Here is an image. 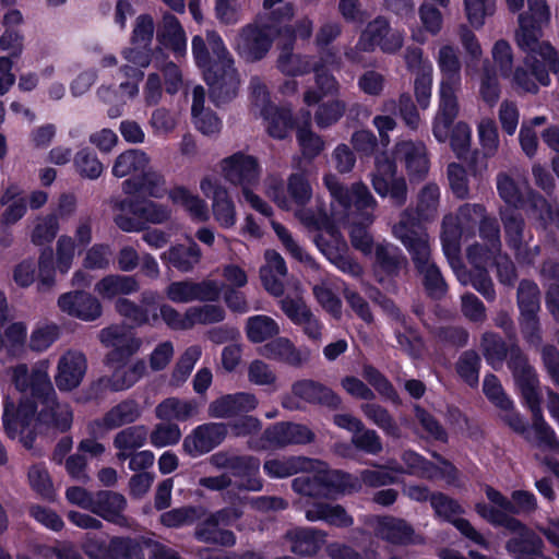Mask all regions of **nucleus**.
<instances>
[{
  "instance_id": "8fccbe9b",
  "label": "nucleus",
  "mask_w": 559,
  "mask_h": 559,
  "mask_svg": "<svg viewBox=\"0 0 559 559\" xmlns=\"http://www.w3.org/2000/svg\"><path fill=\"white\" fill-rule=\"evenodd\" d=\"M146 365L144 360H135L128 366L117 367L109 381V386L114 391H122L129 389L136 383L145 373Z\"/></svg>"
},
{
  "instance_id": "39448f33",
  "label": "nucleus",
  "mask_w": 559,
  "mask_h": 559,
  "mask_svg": "<svg viewBox=\"0 0 559 559\" xmlns=\"http://www.w3.org/2000/svg\"><path fill=\"white\" fill-rule=\"evenodd\" d=\"M264 471L273 478L288 477L298 472H305V475L294 479L293 487L295 491L310 497H332L347 487H355V485L345 483L352 480L350 476L343 475L340 471L328 469L323 462L301 456L269 460L264 463Z\"/></svg>"
},
{
  "instance_id": "09e8293b",
  "label": "nucleus",
  "mask_w": 559,
  "mask_h": 559,
  "mask_svg": "<svg viewBox=\"0 0 559 559\" xmlns=\"http://www.w3.org/2000/svg\"><path fill=\"white\" fill-rule=\"evenodd\" d=\"M148 156L140 150H129L121 153L115 160L112 174L122 178L132 174L142 173L148 166Z\"/></svg>"
},
{
  "instance_id": "37998d69",
  "label": "nucleus",
  "mask_w": 559,
  "mask_h": 559,
  "mask_svg": "<svg viewBox=\"0 0 559 559\" xmlns=\"http://www.w3.org/2000/svg\"><path fill=\"white\" fill-rule=\"evenodd\" d=\"M123 190L127 193H140L155 199H160L167 193L166 182L162 175L155 171L144 173L143 177L135 180H126Z\"/></svg>"
},
{
  "instance_id": "2f4dec72",
  "label": "nucleus",
  "mask_w": 559,
  "mask_h": 559,
  "mask_svg": "<svg viewBox=\"0 0 559 559\" xmlns=\"http://www.w3.org/2000/svg\"><path fill=\"white\" fill-rule=\"evenodd\" d=\"M270 447H285L288 444H304L313 440V432L299 424L281 423L272 426L264 432Z\"/></svg>"
},
{
  "instance_id": "9b49d317",
  "label": "nucleus",
  "mask_w": 559,
  "mask_h": 559,
  "mask_svg": "<svg viewBox=\"0 0 559 559\" xmlns=\"http://www.w3.org/2000/svg\"><path fill=\"white\" fill-rule=\"evenodd\" d=\"M115 223L127 233L140 231L146 224L159 225L171 217V210L153 201L124 200L117 203Z\"/></svg>"
},
{
  "instance_id": "338daca9",
  "label": "nucleus",
  "mask_w": 559,
  "mask_h": 559,
  "mask_svg": "<svg viewBox=\"0 0 559 559\" xmlns=\"http://www.w3.org/2000/svg\"><path fill=\"white\" fill-rule=\"evenodd\" d=\"M191 329L197 324H211L221 322L225 318V311L221 306L205 305L189 308Z\"/></svg>"
},
{
  "instance_id": "dca6fc26",
  "label": "nucleus",
  "mask_w": 559,
  "mask_h": 559,
  "mask_svg": "<svg viewBox=\"0 0 559 559\" xmlns=\"http://www.w3.org/2000/svg\"><path fill=\"white\" fill-rule=\"evenodd\" d=\"M99 341L110 349L107 354V362L111 367L123 362L142 345V341L130 329L121 325L103 329L99 333Z\"/></svg>"
},
{
  "instance_id": "bf43d9fd",
  "label": "nucleus",
  "mask_w": 559,
  "mask_h": 559,
  "mask_svg": "<svg viewBox=\"0 0 559 559\" xmlns=\"http://www.w3.org/2000/svg\"><path fill=\"white\" fill-rule=\"evenodd\" d=\"M288 46H284L278 57L277 67L282 73L289 76L302 75L310 71V61L307 57L294 55Z\"/></svg>"
},
{
  "instance_id": "473e14b6",
  "label": "nucleus",
  "mask_w": 559,
  "mask_h": 559,
  "mask_svg": "<svg viewBox=\"0 0 559 559\" xmlns=\"http://www.w3.org/2000/svg\"><path fill=\"white\" fill-rule=\"evenodd\" d=\"M168 198L174 205L180 206L193 222L209 221L210 210L206 201L185 186L173 187L168 191Z\"/></svg>"
},
{
  "instance_id": "f3484780",
  "label": "nucleus",
  "mask_w": 559,
  "mask_h": 559,
  "mask_svg": "<svg viewBox=\"0 0 559 559\" xmlns=\"http://www.w3.org/2000/svg\"><path fill=\"white\" fill-rule=\"evenodd\" d=\"M506 528L513 535L507 543L508 551L516 559H552L544 554V543L532 530L516 519H507Z\"/></svg>"
},
{
  "instance_id": "a211bd4d",
  "label": "nucleus",
  "mask_w": 559,
  "mask_h": 559,
  "mask_svg": "<svg viewBox=\"0 0 559 559\" xmlns=\"http://www.w3.org/2000/svg\"><path fill=\"white\" fill-rule=\"evenodd\" d=\"M277 31L275 25H248L235 38V49L247 60H259L269 51Z\"/></svg>"
},
{
  "instance_id": "7ed1b4c3",
  "label": "nucleus",
  "mask_w": 559,
  "mask_h": 559,
  "mask_svg": "<svg viewBox=\"0 0 559 559\" xmlns=\"http://www.w3.org/2000/svg\"><path fill=\"white\" fill-rule=\"evenodd\" d=\"M8 372L21 395L19 405L10 395L4 397L2 420L10 438L19 439L25 448H31L40 425L61 431L70 428L72 411L68 404L57 402L46 361L36 365L31 373L24 364L10 368Z\"/></svg>"
},
{
  "instance_id": "423d86ee",
  "label": "nucleus",
  "mask_w": 559,
  "mask_h": 559,
  "mask_svg": "<svg viewBox=\"0 0 559 559\" xmlns=\"http://www.w3.org/2000/svg\"><path fill=\"white\" fill-rule=\"evenodd\" d=\"M206 40L211 52L204 39L201 36H194L192 38V53L197 64L203 71L213 100L219 104L236 95L239 79L234 68V60L222 37L217 33L209 31Z\"/></svg>"
},
{
  "instance_id": "1a4fd4ad",
  "label": "nucleus",
  "mask_w": 559,
  "mask_h": 559,
  "mask_svg": "<svg viewBox=\"0 0 559 559\" xmlns=\"http://www.w3.org/2000/svg\"><path fill=\"white\" fill-rule=\"evenodd\" d=\"M514 377L522 381V394L531 408L534 417V424L531 431L525 430V438L539 450H547L552 453L559 452V441L554 430L547 425L542 416L538 393L535 389L537 382L533 369L525 362L522 357L510 361Z\"/></svg>"
},
{
  "instance_id": "c03bdc74",
  "label": "nucleus",
  "mask_w": 559,
  "mask_h": 559,
  "mask_svg": "<svg viewBox=\"0 0 559 559\" xmlns=\"http://www.w3.org/2000/svg\"><path fill=\"white\" fill-rule=\"evenodd\" d=\"M139 289L132 276L108 275L95 285V292L103 298L112 299L119 295H130Z\"/></svg>"
},
{
  "instance_id": "2eb2a0df",
  "label": "nucleus",
  "mask_w": 559,
  "mask_h": 559,
  "mask_svg": "<svg viewBox=\"0 0 559 559\" xmlns=\"http://www.w3.org/2000/svg\"><path fill=\"white\" fill-rule=\"evenodd\" d=\"M200 190L204 197L211 199L212 213L218 225L223 228L234 227L237 221L236 206L221 180L213 175H206L200 180Z\"/></svg>"
},
{
  "instance_id": "774afa93",
  "label": "nucleus",
  "mask_w": 559,
  "mask_h": 559,
  "mask_svg": "<svg viewBox=\"0 0 559 559\" xmlns=\"http://www.w3.org/2000/svg\"><path fill=\"white\" fill-rule=\"evenodd\" d=\"M248 379L255 385H267L276 389L277 377L264 361L255 359L248 367Z\"/></svg>"
},
{
  "instance_id": "f257e3e1",
  "label": "nucleus",
  "mask_w": 559,
  "mask_h": 559,
  "mask_svg": "<svg viewBox=\"0 0 559 559\" xmlns=\"http://www.w3.org/2000/svg\"><path fill=\"white\" fill-rule=\"evenodd\" d=\"M323 181L333 200L330 214L319 204L317 210L306 207L312 198V189L308 179L300 174L289 176L287 193L281 182L269 178L265 194L278 207L294 212L295 217L308 229L319 233L314 237L317 247L338 270L358 276L361 267L346 254L347 246L337 230V225L352 216L353 246L364 254H371L373 245L366 227L373 222L377 200L362 182L345 188L332 174L325 175Z\"/></svg>"
},
{
  "instance_id": "e2e57ef3",
  "label": "nucleus",
  "mask_w": 559,
  "mask_h": 559,
  "mask_svg": "<svg viewBox=\"0 0 559 559\" xmlns=\"http://www.w3.org/2000/svg\"><path fill=\"white\" fill-rule=\"evenodd\" d=\"M345 108V104L338 99L321 104L314 114L317 126L319 128H328L334 124L344 115Z\"/></svg>"
},
{
  "instance_id": "4c0bfd02",
  "label": "nucleus",
  "mask_w": 559,
  "mask_h": 559,
  "mask_svg": "<svg viewBox=\"0 0 559 559\" xmlns=\"http://www.w3.org/2000/svg\"><path fill=\"white\" fill-rule=\"evenodd\" d=\"M205 92L200 85L193 88L192 119L195 128L203 134L218 133L222 128L221 120L209 109L204 108Z\"/></svg>"
},
{
  "instance_id": "aec40b11",
  "label": "nucleus",
  "mask_w": 559,
  "mask_h": 559,
  "mask_svg": "<svg viewBox=\"0 0 559 559\" xmlns=\"http://www.w3.org/2000/svg\"><path fill=\"white\" fill-rule=\"evenodd\" d=\"M222 287L213 280L202 282L176 281L165 289L167 299L174 304L193 301H215L219 298Z\"/></svg>"
},
{
  "instance_id": "c85d7f7f",
  "label": "nucleus",
  "mask_w": 559,
  "mask_h": 559,
  "mask_svg": "<svg viewBox=\"0 0 559 559\" xmlns=\"http://www.w3.org/2000/svg\"><path fill=\"white\" fill-rule=\"evenodd\" d=\"M67 499L81 508L91 510L99 516H112L114 510H109L103 506L104 502H111L115 510L123 504V496L112 491H102L94 499L90 492L81 487H71L67 490Z\"/></svg>"
},
{
  "instance_id": "49530a36",
  "label": "nucleus",
  "mask_w": 559,
  "mask_h": 559,
  "mask_svg": "<svg viewBox=\"0 0 559 559\" xmlns=\"http://www.w3.org/2000/svg\"><path fill=\"white\" fill-rule=\"evenodd\" d=\"M155 413L162 420L183 421L198 413V406L192 401L169 397L156 406Z\"/></svg>"
},
{
  "instance_id": "0e129e2a",
  "label": "nucleus",
  "mask_w": 559,
  "mask_h": 559,
  "mask_svg": "<svg viewBox=\"0 0 559 559\" xmlns=\"http://www.w3.org/2000/svg\"><path fill=\"white\" fill-rule=\"evenodd\" d=\"M466 17L472 26L481 27L485 19L493 13L492 0H463Z\"/></svg>"
},
{
  "instance_id": "7c9ffc66",
  "label": "nucleus",
  "mask_w": 559,
  "mask_h": 559,
  "mask_svg": "<svg viewBox=\"0 0 559 559\" xmlns=\"http://www.w3.org/2000/svg\"><path fill=\"white\" fill-rule=\"evenodd\" d=\"M338 64L337 58L333 53H328L321 63L313 66L316 72V83L319 91L309 88L304 94V103L307 106L318 104L324 96L333 94L338 90V83L334 76L326 73V70L334 69Z\"/></svg>"
},
{
  "instance_id": "c756f323",
  "label": "nucleus",
  "mask_w": 559,
  "mask_h": 559,
  "mask_svg": "<svg viewBox=\"0 0 559 559\" xmlns=\"http://www.w3.org/2000/svg\"><path fill=\"white\" fill-rule=\"evenodd\" d=\"M394 156L404 163L411 178H420L429 169L426 146L421 142L408 140L397 142L394 147Z\"/></svg>"
},
{
  "instance_id": "864d4df0",
  "label": "nucleus",
  "mask_w": 559,
  "mask_h": 559,
  "mask_svg": "<svg viewBox=\"0 0 559 559\" xmlns=\"http://www.w3.org/2000/svg\"><path fill=\"white\" fill-rule=\"evenodd\" d=\"M141 415L139 404L133 400H127L114 406L103 418L102 425L106 429H112L135 421Z\"/></svg>"
},
{
  "instance_id": "b1692460",
  "label": "nucleus",
  "mask_w": 559,
  "mask_h": 559,
  "mask_svg": "<svg viewBox=\"0 0 559 559\" xmlns=\"http://www.w3.org/2000/svg\"><path fill=\"white\" fill-rule=\"evenodd\" d=\"M241 513L235 509H225L211 515L204 523H202L197 532V538L205 543H215L224 546H231L235 544V536L229 531H222L219 526L230 525Z\"/></svg>"
},
{
  "instance_id": "72a5a7b5",
  "label": "nucleus",
  "mask_w": 559,
  "mask_h": 559,
  "mask_svg": "<svg viewBox=\"0 0 559 559\" xmlns=\"http://www.w3.org/2000/svg\"><path fill=\"white\" fill-rule=\"evenodd\" d=\"M155 299V293H144L142 296V304L145 307H141L129 299L121 298L116 302V310L120 316L130 320L138 326L155 324L158 321V312L156 309H153L152 311L148 309V306L154 304Z\"/></svg>"
},
{
  "instance_id": "680f3d73",
  "label": "nucleus",
  "mask_w": 559,
  "mask_h": 559,
  "mask_svg": "<svg viewBox=\"0 0 559 559\" xmlns=\"http://www.w3.org/2000/svg\"><path fill=\"white\" fill-rule=\"evenodd\" d=\"M75 242L70 236L63 235L59 237L56 243V267L66 274L72 266L75 257Z\"/></svg>"
},
{
  "instance_id": "13d9d810",
  "label": "nucleus",
  "mask_w": 559,
  "mask_h": 559,
  "mask_svg": "<svg viewBox=\"0 0 559 559\" xmlns=\"http://www.w3.org/2000/svg\"><path fill=\"white\" fill-rule=\"evenodd\" d=\"M201 355L202 349L198 345H192L185 350L173 370L171 381L174 384L178 385L188 379Z\"/></svg>"
},
{
  "instance_id": "6e6552de",
  "label": "nucleus",
  "mask_w": 559,
  "mask_h": 559,
  "mask_svg": "<svg viewBox=\"0 0 559 559\" xmlns=\"http://www.w3.org/2000/svg\"><path fill=\"white\" fill-rule=\"evenodd\" d=\"M222 178L231 186L240 187L243 200L264 216L272 215V207L253 189L259 185L262 166L259 159L245 152L233 153L218 163Z\"/></svg>"
},
{
  "instance_id": "f03ea898",
  "label": "nucleus",
  "mask_w": 559,
  "mask_h": 559,
  "mask_svg": "<svg viewBox=\"0 0 559 559\" xmlns=\"http://www.w3.org/2000/svg\"><path fill=\"white\" fill-rule=\"evenodd\" d=\"M441 240L460 283L471 284L485 298L493 299L492 283L484 266L500 246L496 222L485 217L480 205L465 204L457 215L443 218Z\"/></svg>"
},
{
  "instance_id": "58836bf2",
  "label": "nucleus",
  "mask_w": 559,
  "mask_h": 559,
  "mask_svg": "<svg viewBox=\"0 0 559 559\" xmlns=\"http://www.w3.org/2000/svg\"><path fill=\"white\" fill-rule=\"evenodd\" d=\"M440 190L437 185L429 183L423 188L418 199L417 215L418 219L415 221L409 212H404L401 216L400 222L404 215H407L406 225L408 230L415 226V229L424 231L420 227V222L432 218L437 213V206L439 202Z\"/></svg>"
},
{
  "instance_id": "6ab92c4d",
  "label": "nucleus",
  "mask_w": 559,
  "mask_h": 559,
  "mask_svg": "<svg viewBox=\"0 0 559 559\" xmlns=\"http://www.w3.org/2000/svg\"><path fill=\"white\" fill-rule=\"evenodd\" d=\"M430 504L436 516L453 524L463 536L475 544L487 547L485 537L474 528L469 521L460 516L464 513V509L456 500L438 492L431 495Z\"/></svg>"
},
{
  "instance_id": "412c9836",
  "label": "nucleus",
  "mask_w": 559,
  "mask_h": 559,
  "mask_svg": "<svg viewBox=\"0 0 559 559\" xmlns=\"http://www.w3.org/2000/svg\"><path fill=\"white\" fill-rule=\"evenodd\" d=\"M295 399L307 403L325 404L333 408L338 407L341 404V399L330 389L312 380H299L293 383L292 395L283 397V407L290 411L299 409L301 406Z\"/></svg>"
},
{
  "instance_id": "5701e85b",
  "label": "nucleus",
  "mask_w": 559,
  "mask_h": 559,
  "mask_svg": "<svg viewBox=\"0 0 559 559\" xmlns=\"http://www.w3.org/2000/svg\"><path fill=\"white\" fill-rule=\"evenodd\" d=\"M402 461L406 466V469H403V473H408L427 479L440 478L449 485H453L456 481V469L449 462L441 461L439 465H435L427 462L418 453L409 450L403 452Z\"/></svg>"
},
{
  "instance_id": "a878e982",
  "label": "nucleus",
  "mask_w": 559,
  "mask_h": 559,
  "mask_svg": "<svg viewBox=\"0 0 559 559\" xmlns=\"http://www.w3.org/2000/svg\"><path fill=\"white\" fill-rule=\"evenodd\" d=\"M483 391L486 397L499 409L502 420L515 432L524 433L525 424L520 414L514 411L513 402L504 393L497 377L493 374L486 376Z\"/></svg>"
},
{
  "instance_id": "a18cd8bd",
  "label": "nucleus",
  "mask_w": 559,
  "mask_h": 559,
  "mask_svg": "<svg viewBox=\"0 0 559 559\" xmlns=\"http://www.w3.org/2000/svg\"><path fill=\"white\" fill-rule=\"evenodd\" d=\"M147 436L145 426H132L118 432L114 440L115 447L119 450L118 459L127 460L135 449L145 444Z\"/></svg>"
},
{
  "instance_id": "393cba45",
  "label": "nucleus",
  "mask_w": 559,
  "mask_h": 559,
  "mask_svg": "<svg viewBox=\"0 0 559 559\" xmlns=\"http://www.w3.org/2000/svg\"><path fill=\"white\" fill-rule=\"evenodd\" d=\"M227 435V426L222 423L204 424L197 427L185 440L182 448L191 456H199L217 447Z\"/></svg>"
},
{
  "instance_id": "9d476101",
  "label": "nucleus",
  "mask_w": 559,
  "mask_h": 559,
  "mask_svg": "<svg viewBox=\"0 0 559 559\" xmlns=\"http://www.w3.org/2000/svg\"><path fill=\"white\" fill-rule=\"evenodd\" d=\"M407 217V215H404L403 219L394 225L393 234L412 254L417 270L424 275L425 286L429 294L441 296L445 292V283L439 269L430 261L428 236L425 231L415 229V226L408 230L406 225Z\"/></svg>"
},
{
  "instance_id": "5fc2aeb1",
  "label": "nucleus",
  "mask_w": 559,
  "mask_h": 559,
  "mask_svg": "<svg viewBox=\"0 0 559 559\" xmlns=\"http://www.w3.org/2000/svg\"><path fill=\"white\" fill-rule=\"evenodd\" d=\"M209 463L217 468H228L234 475H240L242 467H248L254 473L260 469L259 460L251 456H234L224 452H218L210 456Z\"/></svg>"
},
{
  "instance_id": "3c124183",
  "label": "nucleus",
  "mask_w": 559,
  "mask_h": 559,
  "mask_svg": "<svg viewBox=\"0 0 559 559\" xmlns=\"http://www.w3.org/2000/svg\"><path fill=\"white\" fill-rule=\"evenodd\" d=\"M278 333V323L269 316L257 314L247 319L246 334L252 343H262Z\"/></svg>"
},
{
  "instance_id": "0eeeda50",
  "label": "nucleus",
  "mask_w": 559,
  "mask_h": 559,
  "mask_svg": "<svg viewBox=\"0 0 559 559\" xmlns=\"http://www.w3.org/2000/svg\"><path fill=\"white\" fill-rule=\"evenodd\" d=\"M442 78L439 87V107L432 124L438 141L448 138L449 126L459 114L456 93L461 86V63L456 50L449 45L442 46L437 56Z\"/></svg>"
},
{
  "instance_id": "4468645a",
  "label": "nucleus",
  "mask_w": 559,
  "mask_h": 559,
  "mask_svg": "<svg viewBox=\"0 0 559 559\" xmlns=\"http://www.w3.org/2000/svg\"><path fill=\"white\" fill-rule=\"evenodd\" d=\"M497 186L500 197L508 205L514 209L523 207L526 204L525 198L527 197V203H530L533 211L538 212L540 219L545 222L552 219V212L547 202L540 197L531 195L526 181H515L507 175H501L498 177Z\"/></svg>"
},
{
  "instance_id": "4be33fe9",
  "label": "nucleus",
  "mask_w": 559,
  "mask_h": 559,
  "mask_svg": "<svg viewBox=\"0 0 559 559\" xmlns=\"http://www.w3.org/2000/svg\"><path fill=\"white\" fill-rule=\"evenodd\" d=\"M370 527L382 539L396 545H423L425 537L417 534L406 521L392 516H376L370 520Z\"/></svg>"
},
{
  "instance_id": "ea45409f",
  "label": "nucleus",
  "mask_w": 559,
  "mask_h": 559,
  "mask_svg": "<svg viewBox=\"0 0 559 559\" xmlns=\"http://www.w3.org/2000/svg\"><path fill=\"white\" fill-rule=\"evenodd\" d=\"M160 259L180 272H189L200 262L201 250L193 241L189 246L177 245L163 252Z\"/></svg>"
},
{
  "instance_id": "052dcab7",
  "label": "nucleus",
  "mask_w": 559,
  "mask_h": 559,
  "mask_svg": "<svg viewBox=\"0 0 559 559\" xmlns=\"http://www.w3.org/2000/svg\"><path fill=\"white\" fill-rule=\"evenodd\" d=\"M388 26L389 23L382 17H377L370 22L362 31L356 48L360 51H373L381 40V37H383L388 31Z\"/></svg>"
},
{
  "instance_id": "603ef678",
  "label": "nucleus",
  "mask_w": 559,
  "mask_h": 559,
  "mask_svg": "<svg viewBox=\"0 0 559 559\" xmlns=\"http://www.w3.org/2000/svg\"><path fill=\"white\" fill-rule=\"evenodd\" d=\"M21 193V189L15 185L9 186L3 192L0 199V203L7 206L1 216L3 224H14L24 216L26 203Z\"/></svg>"
},
{
  "instance_id": "f704fd0d",
  "label": "nucleus",
  "mask_w": 559,
  "mask_h": 559,
  "mask_svg": "<svg viewBox=\"0 0 559 559\" xmlns=\"http://www.w3.org/2000/svg\"><path fill=\"white\" fill-rule=\"evenodd\" d=\"M342 474V472H340ZM403 474V467L397 464H389L386 466H380L377 469L372 471H364L360 474V479L350 475L352 480L346 481L347 484L355 485L354 488L347 487L345 490H341L334 493L331 498L336 497L338 493H343L346 491H353L360 488V481L368 486L378 487L394 483L397 480L399 476ZM343 475H346L343 473ZM349 476V474H347Z\"/></svg>"
},
{
  "instance_id": "ddd939ff",
  "label": "nucleus",
  "mask_w": 559,
  "mask_h": 559,
  "mask_svg": "<svg viewBox=\"0 0 559 559\" xmlns=\"http://www.w3.org/2000/svg\"><path fill=\"white\" fill-rule=\"evenodd\" d=\"M250 88L253 108L264 118L269 134L275 139H284L292 128L290 111L277 109L270 104L267 90L260 79L253 78Z\"/></svg>"
},
{
  "instance_id": "f8f14e48",
  "label": "nucleus",
  "mask_w": 559,
  "mask_h": 559,
  "mask_svg": "<svg viewBox=\"0 0 559 559\" xmlns=\"http://www.w3.org/2000/svg\"><path fill=\"white\" fill-rule=\"evenodd\" d=\"M374 191L382 198H390L397 206L405 203L407 186L404 177L396 176V166L388 153L377 154L374 170L370 175Z\"/></svg>"
},
{
  "instance_id": "6e6d98bb",
  "label": "nucleus",
  "mask_w": 559,
  "mask_h": 559,
  "mask_svg": "<svg viewBox=\"0 0 559 559\" xmlns=\"http://www.w3.org/2000/svg\"><path fill=\"white\" fill-rule=\"evenodd\" d=\"M501 215L509 245L516 251L519 257L523 260L531 261L523 254V219L509 210L503 211Z\"/></svg>"
},
{
  "instance_id": "de8ad7c7",
  "label": "nucleus",
  "mask_w": 559,
  "mask_h": 559,
  "mask_svg": "<svg viewBox=\"0 0 559 559\" xmlns=\"http://www.w3.org/2000/svg\"><path fill=\"white\" fill-rule=\"evenodd\" d=\"M306 518L311 522L325 521L335 526H349L353 519L347 515L341 506L329 503H314L306 510Z\"/></svg>"
},
{
  "instance_id": "c9c22d12",
  "label": "nucleus",
  "mask_w": 559,
  "mask_h": 559,
  "mask_svg": "<svg viewBox=\"0 0 559 559\" xmlns=\"http://www.w3.org/2000/svg\"><path fill=\"white\" fill-rule=\"evenodd\" d=\"M296 136L301 153L307 158H314L324 150V141L311 130V114L301 111L296 119Z\"/></svg>"
},
{
  "instance_id": "20e7f679",
  "label": "nucleus",
  "mask_w": 559,
  "mask_h": 559,
  "mask_svg": "<svg viewBox=\"0 0 559 559\" xmlns=\"http://www.w3.org/2000/svg\"><path fill=\"white\" fill-rule=\"evenodd\" d=\"M528 10L520 14L516 43L526 53L524 66L514 72V82L525 92L535 93L550 83L549 71L559 70V57L555 48L539 40L540 28L550 20L546 0H527Z\"/></svg>"
},
{
  "instance_id": "4d7b16f0",
  "label": "nucleus",
  "mask_w": 559,
  "mask_h": 559,
  "mask_svg": "<svg viewBox=\"0 0 559 559\" xmlns=\"http://www.w3.org/2000/svg\"><path fill=\"white\" fill-rule=\"evenodd\" d=\"M519 307L527 323H534V316L539 308L538 288L532 282H522L518 292Z\"/></svg>"
},
{
  "instance_id": "a19ab883",
  "label": "nucleus",
  "mask_w": 559,
  "mask_h": 559,
  "mask_svg": "<svg viewBox=\"0 0 559 559\" xmlns=\"http://www.w3.org/2000/svg\"><path fill=\"white\" fill-rule=\"evenodd\" d=\"M261 354L269 359L278 360L294 367H299L307 360V356L286 337H277L267 343L261 349Z\"/></svg>"
},
{
  "instance_id": "69168bd1",
  "label": "nucleus",
  "mask_w": 559,
  "mask_h": 559,
  "mask_svg": "<svg viewBox=\"0 0 559 559\" xmlns=\"http://www.w3.org/2000/svg\"><path fill=\"white\" fill-rule=\"evenodd\" d=\"M199 516L200 512L197 508H177L163 513L160 515V523L167 527H180L192 524Z\"/></svg>"
},
{
  "instance_id": "bb28decb",
  "label": "nucleus",
  "mask_w": 559,
  "mask_h": 559,
  "mask_svg": "<svg viewBox=\"0 0 559 559\" xmlns=\"http://www.w3.org/2000/svg\"><path fill=\"white\" fill-rule=\"evenodd\" d=\"M59 309L83 321H94L102 316V305L97 298L85 292H70L58 298Z\"/></svg>"
},
{
  "instance_id": "e433bc0d",
  "label": "nucleus",
  "mask_w": 559,
  "mask_h": 559,
  "mask_svg": "<svg viewBox=\"0 0 559 559\" xmlns=\"http://www.w3.org/2000/svg\"><path fill=\"white\" fill-rule=\"evenodd\" d=\"M156 37L162 46L169 48L176 55H183L187 50L186 32L178 19L171 14L164 15Z\"/></svg>"
},
{
  "instance_id": "cd10ccee",
  "label": "nucleus",
  "mask_w": 559,
  "mask_h": 559,
  "mask_svg": "<svg viewBox=\"0 0 559 559\" xmlns=\"http://www.w3.org/2000/svg\"><path fill=\"white\" fill-rule=\"evenodd\" d=\"M86 369L87 361L83 353L66 352L58 362V371L55 377L57 386L63 391L73 390L82 382Z\"/></svg>"
},
{
  "instance_id": "79ce46f5",
  "label": "nucleus",
  "mask_w": 559,
  "mask_h": 559,
  "mask_svg": "<svg viewBox=\"0 0 559 559\" xmlns=\"http://www.w3.org/2000/svg\"><path fill=\"white\" fill-rule=\"evenodd\" d=\"M290 549L298 555H313L325 542V534L313 528H295L287 533Z\"/></svg>"
}]
</instances>
